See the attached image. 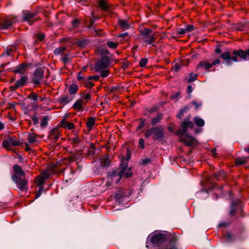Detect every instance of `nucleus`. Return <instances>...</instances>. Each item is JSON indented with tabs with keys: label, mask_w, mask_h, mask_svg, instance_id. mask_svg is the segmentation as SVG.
<instances>
[{
	"label": "nucleus",
	"mask_w": 249,
	"mask_h": 249,
	"mask_svg": "<svg viewBox=\"0 0 249 249\" xmlns=\"http://www.w3.org/2000/svg\"><path fill=\"white\" fill-rule=\"evenodd\" d=\"M189 78L187 80L188 83H191L197 79L198 75L196 74H194L193 73H191L189 74Z\"/></svg>",
	"instance_id": "ea45409f"
},
{
	"label": "nucleus",
	"mask_w": 249,
	"mask_h": 249,
	"mask_svg": "<svg viewBox=\"0 0 249 249\" xmlns=\"http://www.w3.org/2000/svg\"><path fill=\"white\" fill-rule=\"evenodd\" d=\"M82 83L84 84L85 87L89 89H91L94 86L89 76L87 78H85Z\"/></svg>",
	"instance_id": "c85d7f7f"
},
{
	"label": "nucleus",
	"mask_w": 249,
	"mask_h": 249,
	"mask_svg": "<svg viewBox=\"0 0 249 249\" xmlns=\"http://www.w3.org/2000/svg\"><path fill=\"white\" fill-rule=\"evenodd\" d=\"M43 191V186L39 187V189H38V191L36 193L35 198H38L41 196Z\"/></svg>",
	"instance_id": "3c124183"
},
{
	"label": "nucleus",
	"mask_w": 249,
	"mask_h": 249,
	"mask_svg": "<svg viewBox=\"0 0 249 249\" xmlns=\"http://www.w3.org/2000/svg\"><path fill=\"white\" fill-rule=\"evenodd\" d=\"M28 68V64L27 63H22L13 68L12 71L16 73L23 74Z\"/></svg>",
	"instance_id": "aec40b11"
},
{
	"label": "nucleus",
	"mask_w": 249,
	"mask_h": 249,
	"mask_svg": "<svg viewBox=\"0 0 249 249\" xmlns=\"http://www.w3.org/2000/svg\"><path fill=\"white\" fill-rule=\"evenodd\" d=\"M232 56H231V60L233 61H238L239 58L240 59H246L247 56L249 55V49L245 51L240 49L238 51H234L232 53Z\"/></svg>",
	"instance_id": "ddd939ff"
},
{
	"label": "nucleus",
	"mask_w": 249,
	"mask_h": 249,
	"mask_svg": "<svg viewBox=\"0 0 249 249\" xmlns=\"http://www.w3.org/2000/svg\"><path fill=\"white\" fill-rule=\"evenodd\" d=\"M162 119V115L161 113H158L155 117L152 119L151 124L153 126L155 125L156 124L159 123Z\"/></svg>",
	"instance_id": "473e14b6"
},
{
	"label": "nucleus",
	"mask_w": 249,
	"mask_h": 249,
	"mask_svg": "<svg viewBox=\"0 0 249 249\" xmlns=\"http://www.w3.org/2000/svg\"><path fill=\"white\" fill-rule=\"evenodd\" d=\"M107 45L110 48L115 49L118 47V43L117 42H115L113 41H107Z\"/></svg>",
	"instance_id": "79ce46f5"
},
{
	"label": "nucleus",
	"mask_w": 249,
	"mask_h": 249,
	"mask_svg": "<svg viewBox=\"0 0 249 249\" xmlns=\"http://www.w3.org/2000/svg\"><path fill=\"white\" fill-rule=\"evenodd\" d=\"M194 29V27L193 25H188L186 27L185 30H186V32H190L192 31Z\"/></svg>",
	"instance_id": "e2e57ef3"
},
{
	"label": "nucleus",
	"mask_w": 249,
	"mask_h": 249,
	"mask_svg": "<svg viewBox=\"0 0 249 249\" xmlns=\"http://www.w3.org/2000/svg\"><path fill=\"white\" fill-rule=\"evenodd\" d=\"M127 165H128L127 163H126L124 164H122L121 165V170L122 169L123 167H124L125 165L126 166L125 171L124 173V176H123V177L124 176V177H125L126 178L130 177L133 175V173H132V170H131V168H127Z\"/></svg>",
	"instance_id": "c756f323"
},
{
	"label": "nucleus",
	"mask_w": 249,
	"mask_h": 249,
	"mask_svg": "<svg viewBox=\"0 0 249 249\" xmlns=\"http://www.w3.org/2000/svg\"><path fill=\"white\" fill-rule=\"evenodd\" d=\"M28 77L26 75L22 76L18 80L15 84L10 86L11 90H15L18 89L19 87H22L26 84L28 81Z\"/></svg>",
	"instance_id": "a211bd4d"
},
{
	"label": "nucleus",
	"mask_w": 249,
	"mask_h": 249,
	"mask_svg": "<svg viewBox=\"0 0 249 249\" xmlns=\"http://www.w3.org/2000/svg\"><path fill=\"white\" fill-rule=\"evenodd\" d=\"M95 118L92 117H90L88 118L86 126L89 131H90L92 130V128L95 124Z\"/></svg>",
	"instance_id": "a878e982"
},
{
	"label": "nucleus",
	"mask_w": 249,
	"mask_h": 249,
	"mask_svg": "<svg viewBox=\"0 0 249 249\" xmlns=\"http://www.w3.org/2000/svg\"><path fill=\"white\" fill-rule=\"evenodd\" d=\"M45 180L46 179L41 175L37 176L35 178V182L38 187L42 186Z\"/></svg>",
	"instance_id": "2f4dec72"
},
{
	"label": "nucleus",
	"mask_w": 249,
	"mask_h": 249,
	"mask_svg": "<svg viewBox=\"0 0 249 249\" xmlns=\"http://www.w3.org/2000/svg\"><path fill=\"white\" fill-rule=\"evenodd\" d=\"M74 98L70 95L66 94L60 96L57 99V102L60 104L66 105L70 103Z\"/></svg>",
	"instance_id": "412c9836"
},
{
	"label": "nucleus",
	"mask_w": 249,
	"mask_h": 249,
	"mask_svg": "<svg viewBox=\"0 0 249 249\" xmlns=\"http://www.w3.org/2000/svg\"><path fill=\"white\" fill-rule=\"evenodd\" d=\"M57 166L56 164L51 163L48 166L46 170L51 174H53L55 173Z\"/></svg>",
	"instance_id": "c9c22d12"
},
{
	"label": "nucleus",
	"mask_w": 249,
	"mask_h": 249,
	"mask_svg": "<svg viewBox=\"0 0 249 249\" xmlns=\"http://www.w3.org/2000/svg\"><path fill=\"white\" fill-rule=\"evenodd\" d=\"M132 191L129 189H119L115 194V199L120 203L123 200L131 196Z\"/></svg>",
	"instance_id": "0eeeda50"
},
{
	"label": "nucleus",
	"mask_w": 249,
	"mask_h": 249,
	"mask_svg": "<svg viewBox=\"0 0 249 249\" xmlns=\"http://www.w3.org/2000/svg\"><path fill=\"white\" fill-rule=\"evenodd\" d=\"M79 88L78 86L75 84H71L68 88V91L70 93V95H73L75 94L78 90Z\"/></svg>",
	"instance_id": "bb28decb"
},
{
	"label": "nucleus",
	"mask_w": 249,
	"mask_h": 249,
	"mask_svg": "<svg viewBox=\"0 0 249 249\" xmlns=\"http://www.w3.org/2000/svg\"><path fill=\"white\" fill-rule=\"evenodd\" d=\"M18 21L17 17L15 16H9L3 18L0 21V26L1 29H7L11 27L13 24H15Z\"/></svg>",
	"instance_id": "6e6552de"
},
{
	"label": "nucleus",
	"mask_w": 249,
	"mask_h": 249,
	"mask_svg": "<svg viewBox=\"0 0 249 249\" xmlns=\"http://www.w3.org/2000/svg\"><path fill=\"white\" fill-rule=\"evenodd\" d=\"M61 134V131L58 127L53 128L50 132L49 138L54 142H56Z\"/></svg>",
	"instance_id": "6ab92c4d"
},
{
	"label": "nucleus",
	"mask_w": 249,
	"mask_h": 249,
	"mask_svg": "<svg viewBox=\"0 0 249 249\" xmlns=\"http://www.w3.org/2000/svg\"><path fill=\"white\" fill-rule=\"evenodd\" d=\"M15 51V48L13 46H10L6 50L7 54L8 55L12 54Z\"/></svg>",
	"instance_id": "603ef678"
},
{
	"label": "nucleus",
	"mask_w": 249,
	"mask_h": 249,
	"mask_svg": "<svg viewBox=\"0 0 249 249\" xmlns=\"http://www.w3.org/2000/svg\"><path fill=\"white\" fill-rule=\"evenodd\" d=\"M36 13L27 11L24 12L23 16V21L27 22L30 25H32L38 19L36 18Z\"/></svg>",
	"instance_id": "f3484780"
},
{
	"label": "nucleus",
	"mask_w": 249,
	"mask_h": 249,
	"mask_svg": "<svg viewBox=\"0 0 249 249\" xmlns=\"http://www.w3.org/2000/svg\"><path fill=\"white\" fill-rule=\"evenodd\" d=\"M169 235H171V234L161 233H155L151 236V242L153 244H161V245L168 239Z\"/></svg>",
	"instance_id": "9b49d317"
},
{
	"label": "nucleus",
	"mask_w": 249,
	"mask_h": 249,
	"mask_svg": "<svg viewBox=\"0 0 249 249\" xmlns=\"http://www.w3.org/2000/svg\"><path fill=\"white\" fill-rule=\"evenodd\" d=\"M84 75V73L82 71H79L77 75V80L80 82H82L86 78H85Z\"/></svg>",
	"instance_id": "a19ab883"
},
{
	"label": "nucleus",
	"mask_w": 249,
	"mask_h": 249,
	"mask_svg": "<svg viewBox=\"0 0 249 249\" xmlns=\"http://www.w3.org/2000/svg\"><path fill=\"white\" fill-rule=\"evenodd\" d=\"M100 75L103 77H105L108 75L109 73V71L106 69L102 70L101 71H100Z\"/></svg>",
	"instance_id": "8fccbe9b"
},
{
	"label": "nucleus",
	"mask_w": 249,
	"mask_h": 249,
	"mask_svg": "<svg viewBox=\"0 0 249 249\" xmlns=\"http://www.w3.org/2000/svg\"><path fill=\"white\" fill-rule=\"evenodd\" d=\"M151 160L149 159L146 158L142 160V164L143 165L147 164L150 163Z\"/></svg>",
	"instance_id": "0e129e2a"
},
{
	"label": "nucleus",
	"mask_w": 249,
	"mask_h": 249,
	"mask_svg": "<svg viewBox=\"0 0 249 249\" xmlns=\"http://www.w3.org/2000/svg\"><path fill=\"white\" fill-rule=\"evenodd\" d=\"M29 98L33 99L34 101H36L38 99V97L36 93L32 92L29 95Z\"/></svg>",
	"instance_id": "6e6d98bb"
},
{
	"label": "nucleus",
	"mask_w": 249,
	"mask_h": 249,
	"mask_svg": "<svg viewBox=\"0 0 249 249\" xmlns=\"http://www.w3.org/2000/svg\"><path fill=\"white\" fill-rule=\"evenodd\" d=\"M176 242L177 238L174 235H169L168 239L161 244V249H178Z\"/></svg>",
	"instance_id": "9d476101"
},
{
	"label": "nucleus",
	"mask_w": 249,
	"mask_h": 249,
	"mask_svg": "<svg viewBox=\"0 0 249 249\" xmlns=\"http://www.w3.org/2000/svg\"><path fill=\"white\" fill-rule=\"evenodd\" d=\"M83 98L84 99L88 100L91 98V94L90 92L84 93Z\"/></svg>",
	"instance_id": "680f3d73"
},
{
	"label": "nucleus",
	"mask_w": 249,
	"mask_h": 249,
	"mask_svg": "<svg viewBox=\"0 0 249 249\" xmlns=\"http://www.w3.org/2000/svg\"><path fill=\"white\" fill-rule=\"evenodd\" d=\"M89 76L92 80H94L95 81H98L100 79V76L99 75H92Z\"/></svg>",
	"instance_id": "338daca9"
},
{
	"label": "nucleus",
	"mask_w": 249,
	"mask_h": 249,
	"mask_svg": "<svg viewBox=\"0 0 249 249\" xmlns=\"http://www.w3.org/2000/svg\"><path fill=\"white\" fill-rule=\"evenodd\" d=\"M187 108L186 107L181 109L178 114L177 116V118H178V119H181L182 117L184 115V112H185L187 111Z\"/></svg>",
	"instance_id": "de8ad7c7"
},
{
	"label": "nucleus",
	"mask_w": 249,
	"mask_h": 249,
	"mask_svg": "<svg viewBox=\"0 0 249 249\" xmlns=\"http://www.w3.org/2000/svg\"><path fill=\"white\" fill-rule=\"evenodd\" d=\"M148 60L146 58H142L139 62V65L141 67H145L147 64Z\"/></svg>",
	"instance_id": "09e8293b"
},
{
	"label": "nucleus",
	"mask_w": 249,
	"mask_h": 249,
	"mask_svg": "<svg viewBox=\"0 0 249 249\" xmlns=\"http://www.w3.org/2000/svg\"><path fill=\"white\" fill-rule=\"evenodd\" d=\"M60 125L63 128L70 130H73L75 128V126L73 123L67 121L64 119L61 121Z\"/></svg>",
	"instance_id": "4be33fe9"
},
{
	"label": "nucleus",
	"mask_w": 249,
	"mask_h": 249,
	"mask_svg": "<svg viewBox=\"0 0 249 249\" xmlns=\"http://www.w3.org/2000/svg\"><path fill=\"white\" fill-rule=\"evenodd\" d=\"M185 30V29L179 28L177 32L179 35H183L186 33V30Z\"/></svg>",
	"instance_id": "69168bd1"
},
{
	"label": "nucleus",
	"mask_w": 249,
	"mask_h": 249,
	"mask_svg": "<svg viewBox=\"0 0 249 249\" xmlns=\"http://www.w3.org/2000/svg\"><path fill=\"white\" fill-rule=\"evenodd\" d=\"M194 121L197 126L202 127L204 125V121L200 118L195 117L194 119Z\"/></svg>",
	"instance_id": "4c0bfd02"
},
{
	"label": "nucleus",
	"mask_w": 249,
	"mask_h": 249,
	"mask_svg": "<svg viewBox=\"0 0 249 249\" xmlns=\"http://www.w3.org/2000/svg\"><path fill=\"white\" fill-rule=\"evenodd\" d=\"M16 183L17 188L20 191L26 192L28 189V180L25 178L13 180Z\"/></svg>",
	"instance_id": "dca6fc26"
},
{
	"label": "nucleus",
	"mask_w": 249,
	"mask_h": 249,
	"mask_svg": "<svg viewBox=\"0 0 249 249\" xmlns=\"http://www.w3.org/2000/svg\"><path fill=\"white\" fill-rule=\"evenodd\" d=\"M243 204L240 200H236L232 202L231 205V210L230 212V215L231 216L240 214L241 216H243Z\"/></svg>",
	"instance_id": "39448f33"
},
{
	"label": "nucleus",
	"mask_w": 249,
	"mask_h": 249,
	"mask_svg": "<svg viewBox=\"0 0 249 249\" xmlns=\"http://www.w3.org/2000/svg\"><path fill=\"white\" fill-rule=\"evenodd\" d=\"M111 62V59L108 56H102L95 63L93 69L95 72H100L102 70L108 68L110 65Z\"/></svg>",
	"instance_id": "7ed1b4c3"
},
{
	"label": "nucleus",
	"mask_w": 249,
	"mask_h": 249,
	"mask_svg": "<svg viewBox=\"0 0 249 249\" xmlns=\"http://www.w3.org/2000/svg\"><path fill=\"white\" fill-rule=\"evenodd\" d=\"M31 118L35 125H36L38 123V119L37 116L34 115L31 117Z\"/></svg>",
	"instance_id": "052dcab7"
},
{
	"label": "nucleus",
	"mask_w": 249,
	"mask_h": 249,
	"mask_svg": "<svg viewBox=\"0 0 249 249\" xmlns=\"http://www.w3.org/2000/svg\"><path fill=\"white\" fill-rule=\"evenodd\" d=\"M48 119L49 117L48 116H46L43 117V119L41 121V127H44L47 125Z\"/></svg>",
	"instance_id": "c03bdc74"
},
{
	"label": "nucleus",
	"mask_w": 249,
	"mask_h": 249,
	"mask_svg": "<svg viewBox=\"0 0 249 249\" xmlns=\"http://www.w3.org/2000/svg\"><path fill=\"white\" fill-rule=\"evenodd\" d=\"M44 78V71L41 68H38L35 71L32 78V83L36 86L40 84Z\"/></svg>",
	"instance_id": "f8f14e48"
},
{
	"label": "nucleus",
	"mask_w": 249,
	"mask_h": 249,
	"mask_svg": "<svg viewBox=\"0 0 249 249\" xmlns=\"http://www.w3.org/2000/svg\"><path fill=\"white\" fill-rule=\"evenodd\" d=\"M193 123L190 121L189 118H186L180 124L181 129L177 130V134H185L188 128H192L193 127Z\"/></svg>",
	"instance_id": "4468645a"
},
{
	"label": "nucleus",
	"mask_w": 249,
	"mask_h": 249,
	"mask_svg": "<svg viewBox=\"0 0 249 249\" xmlns=\"http://www.w3.org/2000/svg\"><path fill=\"white\" fill-rule=\"evenodd\" d=\"M151 29L146 28L141 31V39L143 42L148 44H152L155 42L156 37L154 34H151Z\"/></svg>",
	"instance_id": "20e7f679"
},
{
	"label": "nucleus",
	"mask_w": 249,
	"mask_h": 249,
	"mask_svg": "<svg viewBox=\"0 0 249 249\" xmlns=\"http://www.w3.org/2000/svg\"><path fill=\"white\" fill-rule=\"evenodd\" d=\"M140 123L137 127L136 130L139 131L141 130L144 125L145 120L144 119L141 118L140 119Z\"/></svg>",
	"instance_id": "a18cd8bd"
},
{
	"label": "nucleus",
	"mask_w": 249,
	"mask_h": 249,
	"mask_svg": "<svg viewBox=\"0 0 249 249\" xmlns=\"http://www.w3.org/2000/svg\"><path fill=\"white\" fill-rule=\"evenodd\" d=\"M13 169L14 173L12 177V180L25 178L26 173L19 165L18 164L14 165Z\"/></svg>",
	"instance_id": "2eb2a0df"
},
{
	"label": "nucleus",
	"mask_w": 249,
	"mask_h": 249,
	"mask_svg": "<svg viewBox=\"0 0 249 249\" xmlns=\"http://www.w3.org/2000/svg\"><path fill=\"white\" fill-rule=\"evenodd\" d=\"M79 20L77 19H75L71 22V24L73 28H77L79 26Z\"/></svg>",
	"instance_id": "4d7b16f0"
},
{
	"label": "nucleus",
	"mask_w": 249,
	"mask_h": 249,
	"mask_svg": "<svg viewBox=\"0 0 249 249\" xmlns=\"http://www.w3.org/2000/svg\"><path fill=\"white\" fill-rule=\"evenodd\" d=\"M126 165L123 167L119 173L116 171L109 173L107 176L106 186L107 187H110L112 186L114 184L117 183L120 180L121 178L123 177L124 173L126 170Z\"/></svg>",
	"instance_id": "f03ea898"
},
{
	"label": "nucleus",
	"mask_w": 249,
	"mask_h": 249,
	"mask_svg": "<svg viewBox=\"0 0 249 249\" xmlns=\"http://www.w3.org/2000/svg\"><path fill=\"white\" fill-rule=\"evenodd\" d=\"M128 35H129L128 33H124L123 34H119L118 36L120 37L125 38L127 37Z\"/></svg>",
	"instance_id": "774afa93"
},
{
	"label": "nucleus",
	"mask_w": 249,
	"mask_h": 249,
	"mask_svg": "<svg viewBox=\"0 0 249 249\" xmlns=\"http://www.w3.org/2000/svg\"><path fill=\"white\" fill-rule=\"evenodd\" d=\"M76 44L80 47L85 46L86 44V42L84 40H78L76 42Z\"/></svg>",
	"instance_id": "13d9d810"
},
{
	"label": "nucleus",
	"mask_w": 249,
	"mask_h": 249,
	"mask_svg": "<svg viewBox=\"0 0 249 249\" xmlns=\"http://www.w3.org/2000/svg\"><path fill=\"white\" fill-rule=\"evenodd\" d=\"M164 129L162 126L158 125L146 130L144 137L148 139L152 136V139L154 141L161 139L163 138Z\"/></svg>",
	"instance_id": "f257e3e1"
},
{
	"label": "nucleus",
	"mask_w": 249,
	"mask_h": 249,
	"mask_svg": "<svg viewBox=\"0 0 249 249\" xmlns=\"http://www.w3.org/2000/svg\"><path fill=\"white\" fill-rule=\"evenodd\" d=\"M139 144L140 147H141L142 149H143L145 147L144 139L142 138L140 139L139 141Z\"/></svg>",
	"instance_id": "bf43d9fd"
},
{
	"label": "nucleus",
	"mask_w": 249,
	"mask_h": 249,
	"mask_svg": "<svg viewBox=\"0 0 249 249\" xmlns=\"http://www.w3.org/2000/svg\"><path fill=\"white\" fill-rule=\"evenodd\" d=\"M45 36L43 33H39L36 35V38L39 41H43L45 38Z\"/></svg>",
	"instance_id": "5fc2aeb1"
},
{
	"label": "nucleus",
	"mask_w": 249,
	"mask_h": 249,
	"mask_svg": "<svg viewBox=\"0 0 249 249\" xmlns=\"http://www.w3.org/2000/svg\"><path fill=\"white\" fill-rule=\"evenodd\" d=\"M248 161V158L245 157L237 158L235 160V163L236 165H241L244 164Z\"/></svg>",
	"instance_id": "f704fd0d"
},
{
	"label": "nucleus",
	"mask_w": 249,
	"mask_h": 249,
	"mask_svg": "<svg viewBox=\"0 0 249 249\" xmlns=\"http://www.w3.org/2000/svg\"><path fill=\"white\" fill-rule=\"evenodd\" d=\"M37 134H35L34 133H30L27 138V141L30 143H34L37 142Z\"/></svg>",
	"instance_id": "72a5a7b5"
},
{
	"label": "nucleus",
	"mask_w": 249,
	"mask_h": 249,
	"mask_svg": "<svg viewBox=\"0 0 249 249\" xmlns=\"http://www.w3.org/2000/svg\"><path fill=\"white\" fill-rule=\"evenodd\" d=\"M180 94H181V91H178L177 92H176L175 93H173L170 96V99H178V97L180 95Z\"/></svg>",
	"instance_id": "864d4df0"
},
{
	"label": "nucleus",
	"mask_w": 249,
	"mask_h": 249,
	"mask_svg": "<svg viewBox=\"0 0 249 249\" xmlns=\"http://www.w3.org/2000/svg\"><path fill=\"white\" fill-rule=\"evenodd\" d=\"M52 175L49 172H48L46 169L43 171L42 173L41 176L46 180L47 178H49V177Z\"/></svg>",
	"instance_id": "49530a36"
},
{
	"label": "nucleus",
	"mask_w": 249,
	"mask_h": 249,
	"mask_svg": "<svg viewBox=\"0 0 249 249\" xmlns=\"http://www.w3.org/2000/svg\"><path fill=\"white\" fill-rule=\"evenodd\" d=\"M118 24L123 30L128 29L130 27L128 20L125 19H119Z\"/></svg>",
	"instance_id": "cd10ccee"
},
{
	"label": "nucleus",
	"mask_w": 249,
	"mask_h": 249,
	"mask_svg": "<svg viewBox=\"0 0 249 249\" xmlns=\"http://www.w3.org/2000/svg\"><path fill=\"white\" fill-rule=\"evenodd\" d=\"M83 101L82 99L77 100L72 105V108L78 111H82L84 110L83 106Z\"/></svg>",
	"instance_id": "393cba45"
},
{
	"label": "nucleus",
	"mask_w": 249,
	"mask_h": 249,
	"mask_svg": "<svg viewBox=\"0 0 249 249\" xmlns=\"http://www.w3.org/2000/svg\"><path fill=\"white\" fill-rule=\"evenodd\" d=\"M220 57L222 59L226 61L227 63H229L230 60L231 59V56L230 52H227L222 53L220 55Z\"/></svg>",
	"instance_id": "e433bc0d"
},
{
	"label": "nucleus",
	"mask_w": 249,
	"mask_h": 249,
	"mask_svg": "<svg viewBox=\"0 0 249 249\" xmlns=\"http://www.w3.org/2000/svg\"><path fill=\"white\" fill-rule=\"evenodd\" d=\"M78 132L75 130H73L71 132L74 136L70 138V141L72 145L78 144L81 142V139L77 134Z\"/></svg>",
	"instance_id": "5701e85b"
},
{
	"label": "nucleus",
	"mask_w": 249,
	"mask_h": 249,
	"mask_svg": "<svg viewBox=\"0 0 249 249\" xmlns=\"http://www.w3.org/2000/svg\"><path fill=\"white\" fill-rule=\"evenodd\" d=\"M20 142L15 137H8L7 139H4L2 143L3 147L8 150H12L10 146H17L20 145Z\"/></svg>",
	"instance_id": "423d86ee"
},
{
	"label": "nucleus",
	"mask_w": 249,
	"mask_h": 249,
	"mask_svg": "<svg viewBox=\"0 0 249 249\" xmlns=\"http://www.w3.org/2000/svg\"><path fill=\"white\" fill-rule=\"evenodd\" d=\"M65 50H66V47H60L56 48L54 50L53 53L55 55H58L59 54H61L63 52H64Z\"/></svg>",
	"instance_id": "58836bf2"
},
{
	"label": "nucleus",
	"mask_w": 249,
	"mask_h": 249,
	"mask_svg": "<svg viewBox=\"0 0 249 249\" xmlns=\"http://www.w3.org/2000/svg\"><path fill=\"white\" fill-rule=\"evenodd\" d=\"M213 67V64L207 61H201L197 65V69L203 68L206 70H208Z\"/></svg>",
	"instance_id": "b1692460"
},
{
	"label": "nucleus",
	"mask_w": 249,
	"mask_h": 249,
	"mask_svg": "<svg viewBox=\"0 0 249 249\" xmlns=\"http://www.w3.org/2000/svg\"><path fill=\"white\" fill-rule=\"evenodd\" d=\"M98 5L99 7L104 11H107L109 8L106 0H98Z\"/></svg>",
	"instance_id": "7c9ffc66"
},
{
	"label": "nucleus",
	"mask_w": 249,
	"mask_h": 249,
	"mask_svg": "<svg viewBox=\"0 0 249 249\" xmlns=\"http://www.w3.org/2000/svg\"><path fill=\"white\" fill-rule=\"evenodd\" d=\"M101 164L103 166H108L110 164V160L108 157H105L101 160Z\"/></svg>",
	"instance_id": "37998d69"
},
{
	"label": "nucleus",
	"mask_w": 249,
	"mask_h": 249,
	"mask_svg": "<svg viewBox=\"0 0 249 249\" xmlns=\"http://www.w3.org/2000/svg\"><path fill=\"white\" fill-rule=\"evenodd\" d=\"M179 136V141L189 146L196 145L198 143L196 139L186 134H177Z\"/></svg>",
	"instance_id": "1a4fd4ad"
}]
</instances>
